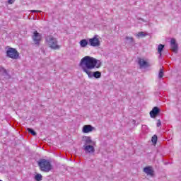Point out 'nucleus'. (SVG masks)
Wrapping results in <instances>:
<instances>
[{"mask_svg":"<svg viewBox=\"0 0 181 181\" xmlns=\"http://www.w3.org/2000/svg\"><path fill=\"white\" fill-rule=\"evenodd\" d=\"M144 173H146L149 176H153V173H155V171L153 170V168L151 166H147L144 168Z\"/></svg>","mask_w":181,"mask_h":181,"instance_id":"nucleus-11","label":"nucleus"},{"mask_svg":"<svg viewBox=\"0 0 181 181\" xmlns=\"http://www.w3.org/2000/svg\"><path fill=\"white\" fill-rule=\"evenodd\" d=\"M13 2H15V0H8V4H9V5H12V4H13Z\"/></svg>","mask_w":181,"mask_h":181,"instance_id":"nucleus-24","label":"nucleus"},{"mask_svg":"<svg viewBox=\"0 0 181 181\" xmlns=\"http://www.w3.org/2000/svg\"><path fill=\"white\" fill-rule=\"evenodd\" d=\"M38 166L42 172H50L52 169V163L49 160L41 159L38 162Z\"/></svg>","mask_w":181,"mask_h":181,"instance_id":"nucleus-2","label":"nucleus"},{"mask_svg":"<svg viewBox=\"0 0 181 181\" xmlns=\"http://www.w3.org/2000/svg\"><path fill=\"white\" fill-rule=\"evenodd\" d=\"M98 35H95L93 38L89 39V45L90 46H93V47H98L101 45V42L98 38Z\"/></svg>","mask_w":181,"mask_h":181,"instance_id":"nucleus-5","label":"nucleus"},{"mask_svg":"<svg viewBox=\"0 0 181 181\" xmlns=\"http://www.w3.org/2000/svg\"><path fill=\"white\" fill-rule=\"evenodd\" d=\"M138 37H145V36H146V33H144V32H139L137 34Z\"/></svg>","mask_w":181,"mask_h":181,"instance_id":"nucleus-21","label":"nucleus"},{"mask_svg":"<svg viewBox=\"0 0 181 181\" xmlns=\"http://www.w3.org/2000/svg\"><path fill=\"white\" fill-rule=\"evenodd\" d=\"M101 61L90 56H86L81 59L79 66L83 73H86L89 78H101V72L96 71H90L94 69H100L101 67Z\"/></svg>","mask_w":181,"mask_h":181,"instance_id":"nucleus-1","label":"nucleus"},{"mask_svg":"<svg viewBox=\"0 0 181 181\" xmlns=\"http://www.w3.org/2000/svg\"><path fill=\"white\" fill-rule=\"evenodd\" d=\"M159 112H160V109L158 107H154L150 112V117L151 118H156L159 115Z\"/></svg>","mask_w":181,"mask_h":181,"instance_id":"nucleus-8","label":"nucleus"},{"mask_svg":"<svg viewBox=\"0 0 181 181\" xmlns=\"http://www.w3.org/2000/svg\"><path fill=\"white\" fill-rule=\"evenodd\" d=\"M34 179L36 181H41L43 179V176H42L41 174H37L35 175Z\"/></svg>","mask_w":181,"mask_h":181,"instance_id":"nucleus-18","label":"nucleus"},{"mask_svg":"<svg viewBox=\"0 0 181 181\" xmlns=\"http://www.w3.org/2000/svg\"><path fill=\"white\" fill-rule=\"evenodd\" d=\"M27 131H28L30 134H31V135H33V136H36L37 133H36V132H35V130H33V129L28 128V129H27Z\"/></svg>","mask_w":181,"mask_h":181,"instance_id":"nucleus-20","label":"nucleus"},{"mask_svg":"<svg viewBox=\"0 0 181 181\" xmlns=\"http://www.w3.org/2000/svg\"><path fill=\"white\" fill-rule=\"evenodd\" d=\"M151 141L153 143L154 145H156V143L158 142V136H156V134H154L152 136Z\"/></svg>","mask_w":181,"mask_h":181,"instance_id":"nucleus-19","label":"nucleus"},{"mask_svg":"<svg viewBox=\"0 0 181 181\" xmlns=\"http://www.w3.org/2000/svg\"><path fill=\"white\" fill-rule=\"evenodd\" d=\"M83 149L86 152H88L89 153H94V152H95L94 146L91 145L83 146Z\"/></svg>","mask_w":181,"mask_h":181,"instance_id":"nucleus-12","label":"nucleus"},{"mask_svg":"<svg viewBox=\"0 0 181 181\" xmlns=\"http://www.w3.org/2000/svg\"><path fill=\"white\" fill-rule=\"evenodd\" d=\"M6 56L10 59H13L14 60H16V59L19 58V52H18V50H16V49L10 47L6 51Z\"/></svg>","mask_w":181,"mask_h":181,"instance_id":"nucleus-4","label":"nucleus"},{"mask_svg":"<svg viewBox=\"0 0 181 181\" xmlns=\"http://www.w3.org/2000/svg\"><path fill=\"white\" fill-rule=\"evenodd\" d=\"M95 128L93 127V126L88 124V125H84L83 127V134H88L89 132H93Z\"/></svg>","mask_w":181,"mask_h":181,"instance_id":"nucleus-10","label":"nucleus"},{"mask_svg":"<svg viewBox=\"0 0 181 181\" xmlns=\"http://www.w3.org/2000/svg\"><path fill=\"white\" fill-rule=\"evenodd\" d=\"M125 39L127 40V43H129V45H134V43H135V41L134 40V37H132L127 36Z\"/></svg>","mask_w":181,"mask_h":181,"instance_id":"nucleus-15","label":"nucleus"},{"mask_svg":"<svg viewBox=\"0 0 181 181\" xmlns=\"http://www.w3.org/2000/svg\"><path fill=\"white\" fill-rule=\"evenodd\" d=\"M83 141L85 142L84 146H87L88 145H91V144H93V140H91V137L90 136H83Z\"/></svg>","mask_w":181,"mask_h":181,"instance_id":"nucleus-14","label":"nucleus"},{"mask_svg":"<svg viewBox=\"0 0 181 181\" xmlns=\"http://www.w3.org/2000/svg\"><path fill=\"white\" fill-rule=\"evenodd\" d=\"M163 49H165V45L160 44L158 47V53L160 54V57L162 56V52H163Z\"/></svg>","mask_w":181,"mask_h":181,"instance_id":"nucleus-17","label":"nucleus"},{"mask_svg":"<svg viewBox=\"0 0 181 181\" xmlns=\"http://www.w3.org/2000/svg\"><path fill=\"white\" fill-rule=\"evenodd\" d=\"M45 40L51 49H54V50L60 49V45H57V39L54 38L53 35L47 36Z\"/></svg>","mask_w":181,"mask_h":181,"instance_id":"nucleus-3","label":"nucleus"},{"mask_svg":"<svg viewBox=\"0 0 181 181\" xmlns=\"http://www.w3.org/2000/svg\"><path fill=\"white\" fill-rule=\"evenodd\" d=\"M157 127L158 128H159V127H160V125H162V122H160V119H158L157 120Z\"/></svg>","mask_w":181,"mask_h":181,"instance_id":"nucleus-23","label":"nucleus"},{"mask_svg":"<svg viewBox=\"0 0 181 181\" xmlns=\"http://www.w3.org/2000/svg\"><path fill=\"white\" fill-rule=\"evenodd\" d=\"M0 73L1 76H4L6 78H11V75L8 74V71L3 66H0Z\"/></svg>","mask_w":181,"mask_h":181,"instance_id":"nucleus-13","label":"nucleus"},{"mask_svg":"<svg viewBox=\"0 0 181 181\" xmlns=\"http://www.w3.org/2000/svg\"><path fill=\"white\" fill-rule=\"evenodd\" d=\"M138 64L140 66V69H145L146 67H151V64L148 63V62L141 59L138 58Z\"/></svg>","mask_w":181,"mask_h":181,"instance_id":"nucleus-9","label":"nucleus"},{"mask_svg":"<svg viewBox=\"0 0 181 181\" xmlns=\"http://www.w3.org/2000/svg\"><path fill=\"white\" fill-rule=\"evenodd\" d=\"M170 50L173 52V53H177L179 50V45L176 42V39L172 38L170 42Z\"/></svg>","mask_w":181,"mask_h":181,"instance_id":"nucleus-6","label":"nucleus"},{"mask_svg":"<svg viewBox=\"0 0 181 181\" xmlns=\"http://www.w3.org/2000/svg\"><path fill=\"white\" fill-rule=\"evenodd\" d=\"M163 77V69H160L158 72V78H162Z\"/></svg>","mask_w":181,"mask_h":181,"instance_id":"nucleus-22","label":"nucleus"},{"mask_svg":"<svg viewBox=\"0 0 181 181\" xmlns=\"http://www.w3.org/2000/svg\"><path fill=\"white\" fill-rule=\"evenodd\" d=\"M139 21H142V22H145V20L142 18H139Z\"/></svg>","mask_w":181,"mask_h":181,"instance_id":"nucleus-26","label":"nucleus"},{"mask_svg":"<svg viewBox=\"0 0 181 181\" xmlns=\"http://www.w3.org/2000/svg\"><path fill=\"white\" fill-rule=\"evenodd\" d=\"M31 12L33 13H35V12H40V11H37V10H32Z\"/></svg>","mask_w":181,"mask_h":181,"instance_id":"nucleus-25","label":"nucleus"},{"mask_svg":"<svg viewBox=\"0 0 181 181\" xmlns=\"http://www.w3.org/2000/svg\"><path fill=\"white\" fill-rule=\"evenodd\" d=\"M33 40L35 45L39 46V45H40V42L42 41V35H40V33H39L37 31H35L33 35Z\"/></svg>","mask_w":181,"mask_h":181,"instance_id":"nucleus-7","label":"nucleus"},{"mask_svg":"<svg viewBox=\"0 0 181 181\" xmlns=\"http://www.w3.org/2000/svg\"><path fill=\"white\" fill-rule=\"evenodd\" d=\"M79 43H80L81 47H86L87 45H88V41L86 39H83V40H81Z\"/></svg>","mask_w":181,"mask_h":181,"instance_id":"nucleus-16","label":"nucleus"}]
</instances>
